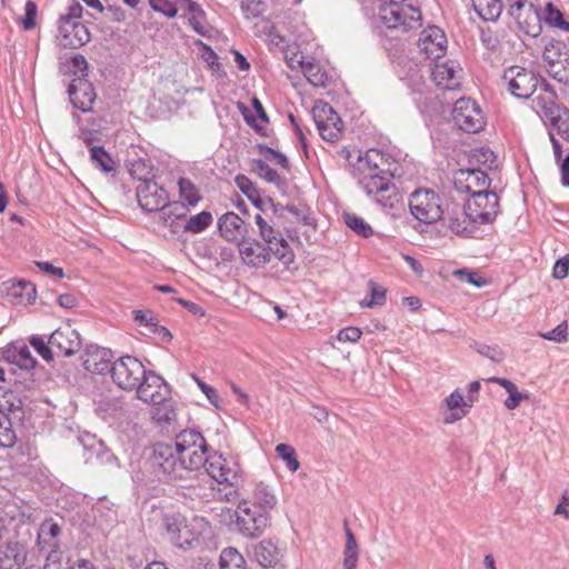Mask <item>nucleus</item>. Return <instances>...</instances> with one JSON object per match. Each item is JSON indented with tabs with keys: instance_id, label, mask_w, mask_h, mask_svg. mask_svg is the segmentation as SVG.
I'll return each instance as SVG.
<instances>
[{
	"instance_id": "nucleus-1",
	"label": "nucleus",
	"mask_w": 569,
	"mask_h": 569,
	"mask_svg": "<svg viewBox=\"0 0 569 569\" xmlns=\"http://www.w3.org/2000/svg\"><path fill=\"white\" fill-rule=\"evenodd\" d=\"M172 446L179 460L187 468L188 478L191 472L204 467L208 459L207 442L199 431L194 429L181 431L177 435Z\"/></svg>"
},
{
	"instance_id": "nucleus-2",
	"label": "nucleus",
	"mask_w": 569,
	"mask_h": 569,
	"mask_svg": "<svg viewBox=\"0 0 569 569\" xmlns=\"http://www.w3.org/2000/svg\"><path fill=\"white\" fill-rule=\"evenodd\" d=\"M150 466L160 481L187 480V468L170 443L158 442L152 448Z\"/></svg>"
},
{
	"instance_id": "nucleus-3",
	"label": "nucleus",
	"mask_w": 569,
	"mask_h": 569,
	"mask_svg": "<svg viewBox=\"0 0 569 569\" xmlns=\"http://www.w3.org/2000/svg\"><path fill=\"white\" fill-rule=\"evenodd\" d=\"M380 18L389 29L408 31L420 27V10L411 3L398 0H382Z\"/></svg>"
},
{
	"instance_id": "nucleus-4",
	"label": "nucleus",
	"mask_w": 569,
	"mask_h": 569,
	"mask_svg": "<svg viewBox=\"0 0 569 569\" xmlns=\"http://www.w3.org/2000/svg\"><path fill=\"white\" fill-rule=\"evenodd\" d=\"M82 7L73 3L68 8V12L60 18L59 39L63 47L79 48L90 40V32L86 24L81 22Z\"/></svg>"
},
{
	"instance_id": "nucleus-5",
	"label": "nucleus",
	"mask_w": 569,
	"mask_h": 569,
	"mask_svg": "<svg viewBox=\"0 0 569 569\" xmlns=\"http://www.w3.org/2000/svg\"><path fill=\"white\" fill-rule=\"evenodd\" d=\"M357 178L367 194L375 197L383 207L393 208L400 201V194L392 182L390 170L383 173L358 176Z\"/></svg>"
},
{
	"instance_id": "nucleus-6",
	"label": "nucleus",
	"mask_w": 569,
	"mask_h": 569,
	"mask_svg": "<svg viewBox=\"0 0 569 569\" xmlns=\"http://www.w3.org/2000/svg\"><path fill=\"white\" fill-rule=\"evenodd\" d=\"M202 519L193 518L192 521L180 513H168L163 517V527L168 539L178 548H189L198 540L199 532L196 530L197 525Z\"/></svg>"
},
{
	"instance_id": "nucleus-7",
	"label": "nucleus",
	"mask_w": 569,
	"mask_h": 569,
	"mask_svg": "<svg viewBox=\"0 0 569 569\" xmlns=\"http://www.w3.org/2000/svg\"><path fill=\"white\" fill-rule=\"evenodd\" d=\"M508 12L518 29L527 36L537 37L542 30V18L538 6L530 0H507Z\"/></svg>"
},
{
	"instance_id": "nucleus-8",
	"label": "nucleus",
	"mask_w": 569,
	"mask_h": 569,
	"mask_svg": "<svg viewBox=\"0 0 569 569\" xmlns=\"http://www.w3.org/2000/svg\"><path fill=\"white\" fill-rule=\"evenodd\" d=\"M207 473L218 483L230 488L238 486L241 478V467L232 456L213 453L206 461Z\"/></svg>"
},
{
	"instance_id": "nucleus-9",
	"label": "nucleus",
	"mask_w": 569,
	"mask_h": 569,
	"mask_svg": "<svg viewBox=\"0 0 569 569\" xmlns=\"http://www.w3.org/2000/svg\"><path fill=\"white\" fill-rule=\"evenodd\" d=\"M409 208L412 216L423 223H433L443 213L439 194L428 189H419L412 192Z\"/></svg>"
},
{
	"instance_id": "nucleus-10",
	"label": "nucleus",
	"mask_w": 569,
	"mask_h": 569,
	"mask_svg": "<svg viewBox=\"0 0 569 569\" xmlns=\"http://www.w3.org/2000/svg\"><path fill=\"white\" fill-rule=\"evenodd\" d=\"M147 370L136 357L126 356L111 366V377L117 386L123 390H137Z\"/></svg>"
},
{
	"instance_id": "nucleus-11",
	"label": "nucleus",
	"mask_w": 569,
	"mask_h": 569,
	"mask_svg": "<svg viewBox=\"0 0 569 569\" xmlns=\"http://www.w3.org/2000/svg\"><path fill=\"white\" fill-rule=\"evenodd\" d=\"M312 117L323 140L336 142L342 137V120L329 103L317 101L312 108Z\"/></svg>"
},
{
	"instance_id": "nucleus-12",
	"label": "nucleus",
	"mask_w": 569,
	"mask_h": 569,
	"mask_svg": "<svg viewBox=\"0 0 569 569\" xmlns=\"http://www.w3.org/2000/svg\"><path fill=\"white\" fill-rule=\"evenodd\" d=\"M270 525L269 512L251 506L248 501L239 503L237 509V526L247 537L256 538L263 533Z\"/></svg>"
},
{
	"instance_id": "nucleus-13",
	"label": "nucleus",
	"mask_w": 569,
	"mask_h": 569,
	"mask_svg": "<svg viewBox=\"0 0 569 569\" xmlns=\"http://www.w3.org/2000/svg\"><path fill=\"white\" fill-rule=\"evenodd\" d=\"M503 79L510 93L519 99L531 97L540 83V77L533 70L519 66L508 68Z\"/></svg>"
},
{
	"instance_id": "nucleus-14",
	"label": "nucleus",
	"mask_w": 569,
	"mask_h": 569,
	"mask_svg": "<svg viewBox=\"0 0 569 569\" xmlns=\"http://www.w3.org/2000/svg\"><path fill=\"white\" fill-rule=\"evenodd\" d=\"M499 211V198L497 193L488 191L469 198L465 204V214L472 222H491Z\"/></svg>"
},
{
	"instance_id": "nucleus-15",
	"label": "nucleus",
	"mask_w": 569,
	"mask_h": 569,
	"mask_svg": "<svg viewBox=\"0 0 569 569\" xmlns=\"http://www.w3.org/2000/svg\"><path fill=\"white\" fill-rule=\"evenodd\" d=\"M452 118L466 132H479L486 124L481 108L470 98H460L456 101Z\"/></svg>"
},
{
	"instance_id": "nucleus-16",
	"label": "nucleus",
	"mask_w": 569,
	"mask_h": 569,
	"mask_svg": "<svg viewBox=\"0 0 569 569\" xmlns=\"http://www.w3.org/2000/svg\"><path fill=\"white\" fill-rule=\"evenodd\" d=\"M543 61L549 73L559 81L569 77V49L563 41H551L543 50Z\"/></svg>"
},
{
	"instance_id": "nucleus-17",
	"label": "nucleus",
	"mask_w": 569,
	"mask_h": 569,
	"mask_svg": "<svg viewBox=\"0 0 569 569\" xmlns=\"http://www.w3.org/2000/svg\"><path fill=\"white\" fill-rule=\"evenodd\" d=\"M136 391L138 399L150 405H160L170 396L169 385L153 371H147Z\"/></svg>"
},
{
	"instance_id": "nucleus-18",
	"label": "nucleus",
	"mask_w": 569,
	"mask_h": 569,
	"mask_svg": "<svg viewBox=\"0 0 569 569\" xmlns=\"http://www.w3.org/2000/svg\"><path fill=\"white\" fill-rule=\"evenodd\" d=\"M137 200L143 210L154 212L168 206L169 193L157 182L143 179L137 189Z\"/></svg>"
},
{
	"instance_id": "nucleus-19",
	"label": "nucleus",
	"mask_w": 569,
	"mask_h": 569,
	"mask_svg": "<svg viewBox=\"0 0 569 569\" xmlns=\"http://www.w3.org/2000/svg\"><path fill=\"white\" fill-rule=\"evenodd\" d=\"M453 184L458 192L475 197L489 188L490 180L483 170L460 169L455 173Z\"/></svg>"
},
{
	"instance_id": "nucleus-20",
	"label": "nucleus",
	"mask_w": 569,
	"mask_h": 569,
	"mask_svg": "<svg viewBox=\"0 0 569 569\" xmlns=\"http://www.w3.org/2000/svg\"><path fill=\"white\" fill-rule=\"evenodd\" d=\"M355 174L383 173L390 170V157L379 149H369L365 154L358 151L357 162L353 164Z\"/></svg>"
},
{
	"instance_id": "nucleus-21",
	"label": "nucleus",
	"mask_w": 569,
	"mask_h": 569,
	"mask_svg": "<svg viewBox=\"0 0 569 569\" xmlns=\"http://www.w3.org/2000/svg\"><path fill=\"white\" fill-rule=\"evenodd\" d=\"M418 47L426 58L438 60L447 51V37L440 28L430 26L421 32Z\"/></svg>"
},
{
	"instance_id": "nucleus-22",
	"label": "nucleus",
	"mask_w": 569,
	"mask_h": 569,
	"mask_svg": "<svg viewBox=\"0 0 569 569\" xmlns=\"http://www.w3.org/2000/svg\"><path fill=\"white\" fill-rule=\"evenodd\" d=\"M477 401L475 396L468 395L465 397L459 389L453 390L448 397L443 399V406L447 413L443 417L446 425L455 423L456 421L465 418L473 403Z\"/></svg>"
},
{
	"instance_id": "nucleus-23",
	"label": "nucleus",
	"mask_w": 569,
	"mask_h": 569,
	"mask_svg": "<svg viewBox=\"0 0 569 569\" xmlns=\"http://www.w3.org/2000/svg\"><path fill=\"white\" fill-rule=\"evenodd\" d=\"M48 343L60 355L69 357L80 349L81 339L76 329L70 325H66L51 333Z\"/></svg>"
},
{
	"instance_id": "nucleus-24",
	"label": "nucleus",
	"mask_w": 569,
	"mask_h": 569,
	"mask_svg": "<svg viewBox=\"0 0 569 569\" xmlns=\"http://www.w3.org/2000/svg\"><path fill=\"white\" fill-rule=\"evenodd\" d=\"M81 359L84 369L92 373L111 372L112 353L109 349L90 345L84 349Z\"/></svg>"
},
{
	"instance_id": "nucleus-25",
	"label": "nucleus",
	"mask_w": 569,
	"mask_h": 569,
	"mask_svg": "<svg viewBox=\"0 0 569 569\" xmlns=\"http://www.w3.org/2000/svg\"><path fill=\"white\" fill-rule=\"evenodd\" d=\"M69 96L72 104L83 112L92 109L97 97L92 84L83 78L72 80L69 87Z\"/></svg>"
},
{
	"instance_id": "nucleus-26",
	"label": "nucleus",
	"mask_w": 569,
	"mask_h": 569,
	"mask_svg": "<svg viewBox=\"0 0 569 569\" xmlns=\"http://www.w3.org/2000/svg\"><path fill=\"white\" fill-rule=\"evenodd\" d=\"M218 229L220 236L227 241L239 244L246 234L242 219L234 212H227L219 218Z\"/></svg>"
},
{
	"instance_id": "nucleus-27",
	"label": "nucleus",
	"mask_w": 569,
	"mask_h": 569,
	"mask_svg": "<svg viewBox=\"0 0 569 569\" xmlns=\"http://www.w3.org/2000/svg\"><path fill=\"white\" fill-rule=\"evenodd\" d=\"M8 300L18 306H28L34 302L37 290L33 283L27 280L6 282Z\"/></svg>"
},
{
	"instance_id": "nucleus-28",
	"label": "nucleus",
	"mask_w": 569,
	"mask_h": 569,
	"mask_svg": "<svg viewBox=\"0 0 569 569\" xmlns=\"http://www.w3.org/2000/svg\"><path fill=\"white\" fill-rule=\"evenodd\" d=\"M29 552L20 542H8L0 547V569H20L27 563Z\"/></svg>"
},
{
	"instance_id": "nucleus-29",
	"label": "nucleus",
	"mask_w": 569,
	"mask_h": 569,
	"mask_svg": "<svg viewBox=\"0 0 569 569\" xmlns=\"http://www.w3.org/2000/svg\"><path fill=\"white\" fill-rule=\"evenodd\" d=\"M61 527L52 518L44 519L38 530V546L40 550H58Z\"/></svg>"
},
{
	"instance_id": "nucleus-30",
	"label": "nucleus",
	"mask_w": 569,
	"mask_h": 569,
	"mask_svg": "<svg viewBox=\"0 0 569 569\" xmlns=\"http://www.w3.org/2000/svg\"><path fill=\"white\" fill-rule=\"evenodd\" d=\"M431 79L437 87L445 90H453L459 86L457 70L453 63H436L431 70Z\"/></svg>"
},
{
	"instance_id": "nucleus-31",
	"label": "nucleus",
	"mask_w": 569,
	"mask_h": 569,
	"mask_svg": "<svg viewBox=\"0 0 569 569\" xmlns=\"http://www.w3.org/2000/svg\"><path fill=\"white\" fill-rule=\"evenodd\" d=\"M6 359L21 369H32L36 359L32 357L29 347L23 342L11 343L4 351Z\"/></svg>"
},
{
	"instance_id": "nucleus-32",
	"label": "nucleus",
	"mask_w": 569,
	"mask_h": 569,
	"mask_svg": "<svg viewBox=\"0 0 569 569\" xmlns=\"http://www.w3.org/2000/svg\"><path fill=\"white\" fill-rule=\"evenodd\" d=\"M153 406L151 411L153 423L161 430L169 431L177 422L178 415L174 406L167 400Z\"/></svg>"
},
{
	"instance_id": "nucleus-33",
	"label": "nucleus",
	"mask_w": 569,
	"mask_h": 569,
	"mask_svg": "<svg viewBox=\"0 0 569 569\" xmlns=\"http://www.w3.org/2000/svg\"><path fill=\"white\" fill-rule=\"evenodd\" d=\"M250 555L263 568L272 567L278 561V548L271 540L253 545Z\"/></svg>"
},
{
	"instance_id": "nucleus-34",
	"label": "nucleus",
	"mask_w": 569,
	"mask_h": 569,
	"mask_svg": "<svg viewBox=\"0 0 569 569\" xmlns=\"http://www.w3.org/2000/svg\"><path fill=\"white\" fill-rule=\"evenodd\" d=\"M253 505L258 509L269 512L277 505V497L269 485L260 481L254 485L252 490Z\"/></svg>"
},
{
	"instance_id": "nucleus-35",
	"label": "nucleus",
	"mask_w": 569,
	"mask_h": 569,
	"mask_svg": "<svg viewBox=\"0 0 569 569\" xmlns=\"http://www.w3.org/2000/svg\"><path fill=\"white\" fill-rule=\"evenodd\" d=\"M177 184L179 198L182 204L196 207L202 200L200 188L191 179L180 177Z\"/></svg>"
},
{
	"instance_id": "nucleus-36",
	"label": "nucleus",
	"mask_w": 569,
	"mask_h": 569,
	"mask_svg": "<svg viewBox=\"0 0 569 569\" xmlns=\"http://www.w3.org/2000/svg\"><path fill=\"white\" fill-rule=\"evenodd\" d=\"M489 381L499 385L509 395V397L505 400V407L508 410H515L519 407L522 400H527L529 398L528 393L519 392L517 386L509 379L492 377L489 379Z\"/></svg>"
},
{
	"instance_id": "nucleus-37",
	"label": "nucleus",
	"mask_w": 569,
	"mask_h": 569,
	"mask_svg": "<svg viewBox=\"0 0 569 569\" xmlns=\"http://www.w3.org/2000/svg\"><path fill=\"white\" fill-rule=\"evenodd\" d=\"M542 87L533 102L536 108L543 113L545 118L550 119L561 108L556 103L557 97L553 91L549 90L548 84L542 82Z\"/></svg>"
},
{
	"instance_id": "nucleus-38",
	"label": "nucleus",
	"mask_w": 569,
	"mask_h": 569,
	"mask_svg": "<svg viewBox=\"0 0 569 569\" xmlns=\"http://www.w3.org/2000/svg\"><path fill=\"white\" fill-rule=\"evenodd\" d=\"M472 6L478 16L486 21H495L502 12L501 0H472Z\"/></svg>"
},
{
	"instance_id": "nucleus-39",
	"label": "nucleus",
	"mask_w": 569,
	"mask_h": 569,
	"mask_svg": "<svg viewBox=\"0 0 569 569\" xmlns=\"http://www.w3.org/2000/svg\"><path fill=\"white\" fill-rule=\"evenodd\" d=\"M21 407L22 401L14 391L0 388V411L2 413L7 417L12 418L14 416V418H18Z\"/></svg>"
},
{
	"instance_id": "nucleus-40",
	"label": "nucleus",
	"mask_w": 569,
	"mask_h": 569,
	"mask_svg": "<svg viewBox=\"0 0 569 569\" xmlns=\"http://www.w3.org/2000/svg\"><path fill=\"white\" fill-rule=\"evenodd\" d=\"M236 186L258 209H263V200L256 184L246 176L239 174L234 179Z\"/></svg>"
},
{
	"instance_id": "nucleus-41",
	"label": "nucleus",
	"mask_w": 569,
	"mask_h": 569,
	"mask_svg": "<svg viewBox=\"0 0 569 569\" xmlns=\"http://www.w3.org/2000/svg\"><path fill=\"white\" fill-rule=\"evenodd\" d=\"M90 159L103 172H113L117 169L116 161L102 147H92L90 149Z\"/></svg>"
},
{
	"instance_id": "nucleus-42",
	"label": "nucleus",
	"mask_w": 569,
	"mask_h": 569,
	"mask_svg": "<svg viewBox=\"0 0 569 569\" xmlns=\"http://www.w3.org/2000/svg\"><path fill=\"white\" fill-rule=\"evenodd\" d=\"M302 73L305 74L308 82L316 87L325 86L327 81V73L322 70L320 63L315 59L306 61L302 67Z\"/></svg>"
},
{
	"instance_id": "nucleus-43",
	"label": "nucleus",
	"mask_w": 569,
	"mask_h": 569,
	"mask_svg": "<svg viewBox=\"0 0 569 569\" xmlns=\"http://www.w3.org/2000/svg\"><path fill=\"white\" fill-rule=\"evenodd\" d=\"M254 221L259 228L261 238L268 246H283L284 239L277 230L266 222L261 214H257L254 217Z\"/></svg>"
},
{
	"instance_id": "nucleus-44",
	"label": "nucleus",
	"mask_w": 569,
	"mask_h": 569,
	"mask_svg": "<svg viewBox=\"0 0 569 569\" xmlns=\"http://www.w3.org/2000/svg\"><path fill=\"white\" fill-rule=\"evenodd\" d=\"M220 569H247V563L237 549L227 548L220 555Z\"/></svg>"
},
{
	"instance_id": "nucleus-45",
	"label": "nucleus",
	"mask_w": 569,
	"mask_h": 569,
	"mask_svg": "<svg viewBox=\"0 0 569 569\" xmlns=\"http://www.w3.org/2000/svg\"><path fill=\"white\" fill-rule=\"evenodd\" d=\"M213 217L209 211H201L197 214L191 216L186 224L184 231L192 233H200L212 224Z\"/></svg>"
},
{
	"instance_id": "nucleus-46",
	"label": "nucleus",
	"mask_w": 569,
	"mask_h": 569,
	"mask_svg": "<svg viewBox=\"0 0 569 569\" xmlns=\"http://www.w3.org/2000/svg\"><path fill=\"white\" fill-rule=\"evenodd\" d=\"M16 441L17 436L12 428V418L0 411V447L11 448Z\"/></svg>"
},
{
	"instance_id": "nucleus-47",
	"label": "nucleus",
	"mask_w": 569,
	"mask_h": 569,
	"mask_svg": "<svg viewBox=\"0 0 569 569\" xmlns=\"http://www.w3.org/2000/svg\"><path fill=\"white\" fill-rule=\"evenodd\" d=\"M369 295L365 298L360 305L362 308H372L375 306H381L386 301V289L375 281L368 282Z\"/></svg>"
},
{
	"instance_id": "nucleus-48",
	"label": "nucleus",
	"mask_w": 569,
	"mask_h": 569,
	"mask_svg": "<svg viewBox=\"0 0 569 569\" xmlns=\"http://www.w3.org/2000/svg\"><path fill=\"white\" fill-rule=\"evenodd\" d=\"M244 264L253 268H260L270 262V251H239Z\"/></svg>"
},
{
	"instance_id": "nucleus-49",
	"label": "nucleus",
	"mask_w": 569,
	"mask_h": 569,
	"mask_svg": "<svg viewBox=\"0 0 569 569\" xmlns=\"http://www.w3.org/2000/svg\"><path fill=\"white\" fill-rule=\"evenodd\" d=\"M345 223L357 234L368 238L373 231L369 223H367L362 218L353 214V213H345L343 216Z\"/></svg>"
},
{
	"instance_id": "nucleus-50",
	"label": "nucleus",
	"mask_w": 569,
	"mask_h": 569,
	"mask_svg": "<svg viewBox=\"0 0 569 569\" xmlns=\"http://www.w3.org/2000/svg\"><path fill=\"white\" fill-rule=\"evenodd\" d=\"M552 127L558 131L562 139L569 141V109L562 108L550 119Z\"/></svg>"
},
{
	"instance_id": "nucleus-51",
	"label": "nucleus",
	"mask_w": 569,
	"mask_h": 569,
	"mask_svg": "<svg viewBox=\"0 0 569 569\" xmlns=\"http://www.w3.org/2000/svg\"><path fill=\"white\" fill-rule=\"evenodd\" d=\"M277 456L286 463L290 471H297L299 468V461L297 460L295 449L287 443H279L276 447Z\"/></svg>"
},
{
	"instance_id": "nucleus-52",
	"label": "nucleus",
	"mask_w": 569,
	"mask_h": 569,
	"mask_svg": "<svg viewBox=\"0 0 569 569\" xmlns=\"http://www.w3.org/2000/svg\"><path fill=\"white\" fill-rule=\"evenodd\" d=\"M346 545L343 549V560L359 561V546L356 537L348 525H345Z\"/></svg>"
},
{
	"instance_id": "nucleus-53",
	"label": "nucleus",
	"mask_w": 569,
	"mask_h": 569,
	"mask_svg": "<svg viewBox=\"0 0 569 569\" xmlns=\"http://www.w3.org/2000/svg\"><path fill=\"white\" fill-rule=\"evenodd\" d=\"M543 19L549 26L569 30V23L563 20L560 10L557 9L551 2L546 4Z\"/></svg>"
},
{
	"instance_id": "nucleus-54",
	"label": "nucleus",
	"mask_w": 569,
	"mask_h": 569,
	"mask_svg": "<svg viewBox=\"0 0 569 569\" xmlns=\"http://www.w3.org/2000/svg\"><path fill=\"white\" fill-rule=\"evenodd\" d=\"M188 20L192 28L194 29V31H197L200 34L204 33V12L194 2H188Z\"/></svg>"
},
{
	"instance_id": "nucleus-55",
	"label": "nucleus",
	"mask_w": 569,
	"mask_h": 569,
	"mask_svg": "<svg viewBox=\"0 0 569 569\" xmlns=\"http://www.w3.org/2000/svg\"><path fill=\"white\" fill-rule=\"evenodd\" d=\"M452 276L463 282L475 286L476 288H482L487 284V281L478 272L466 268L455 270Z\"/></svg>"
},
{
	"instance_id": "nucleus-56",
	"label": "nucleus",
	"mask_w": 569,
	"mask_h": 569,
	"mask_svg": "<svg viewBox=\"0 0 569 569\" xmlns=\"http://www.w3.org/2000/svg\"><path fill=\"white\" fill-rule=\"evenodd\" d=\"M191 378L197 383V386L200 388V390L206 395L208 401L217 409L221 408L220 405V396L217 389L213 387L207 385L204 381H202L198 376L191 375Z\"/></svg>"
},
{
	"instance_id": "nucleus-57",
	"label": "nucleus",
	"mask_w": 569,
	"mask_h": 569,
	"mask_svg": "<svg viewBox=\"0 0 569 569\" xmlns=\"http://www.w3.org/2000/svg\"><path fill=\"white\" fill-rule=\"evenodd\" d=\"M568 325L566 321L561 322L560 325H558L556 328L548 332L540 333V337H542L543 339L558 343L566 342L568 340Z\"/></svg>"
},
{
	"instance_id": "nucleus-58",
	"label": "nucleus",
	"mask_w": 569,
	"mask_h": 569,
	"mask_svg": "<svg viewBox=\"0 0 569 569\" xmlns=\"http://www.w3.org/2000/svg\"><path fill=\"white\" fill-rule=\"evenodd\" d=\"M151 8L169 18L177 14V7L170 0H149Z\"/></svg>"
},
{
	"instance_id": "nucleus-59",
	"label": "nucleus",
	"mask_w": 569,
	"mask_h": 569,
	"mask_svg": "<svg viewBox=\"0 0 569 569\" xmlns=\"http://www.w3.org/2000/svg\"><path fill=\"white\" fill-rule=\"evenodd\" d=\"M24 9L26 16L21 20V24L24 30H31L36 27L37 4L32 0H28Z\"/></svg>"
},
{
	"instance_id": "nucleus-60",
	"label": "nucleus",
	"mask_w": 569,
	"mask_h": 569,
	"mask_svg": "<svg viewBox=\"0 0 569 569\" xmlns=\"http://www.w3.org/2000/svg\"><path fill=\"white\" fill-rule=\"evenodd\" d=\"M88 69V62L82 54H74L70 58V71L77 78H83Z\"/></svg>"
},
{
	"instance_id": "nucleus-61",
	"label": "nucleus",
	"mask_w": 569,
	"mask_h": 569,
	"mask_svg": "<svg viewBox=\"0 0 569 569\" xmlns=\"http://www.w3.org/2000/svg\"><path fill=\"white\" fill-rule=\"evenodd\" d=\"M134 320L142 327H146L151 332L157 326L158 320L151 311L136 310Z\"/></svg>"
},
{
	"instance_id": "nucleus-62",
	"label": "nucleus",
	"mask_w": 569,
	"mask_h": 569,
	"mask_svg": "<svg viewBox=\"0 0 569 569\" xmlns=\"http://www.w3.org/2000/svg\"><path fill=\"white\" fill-rule=\"evenodd\" d=\"M361 335L362 332L359 328L347 327L338 332L337 339L340 342H357L360 339Z\"/></svg>"
},
{
	"instance_id": "nucleus-63",
	"label": "nucleus",
	"mask_w": 569,
	"mask_h": 569,
	"mask_svg": "<svg viewBox=\"0 0 569 569\" xmlns=\"http://www.w3.org/2000/svg\"><path fill=\"white\" fill-rule=\"evenodd\" d=\"M42 569H67L62 562V556L59 550L49 551Z\"/></svg>"
},
{
	"instance_id": "nucleus-64",
	"label": "nucleus",
	"mask_w": 569,
	"mask_h": 569,
	"mask_svg": "<svg viewBox=\"0 0 569 569\" xmlns=\"http://www.w3.org/2000/svg\"><path fill=\"white\" fill-rule=\"evenodd\" d=\"M569 273V254L566 257L560 258L556 261L553 269H552V276L555 279H565Z\"/></svg>"
}]
</instances>
